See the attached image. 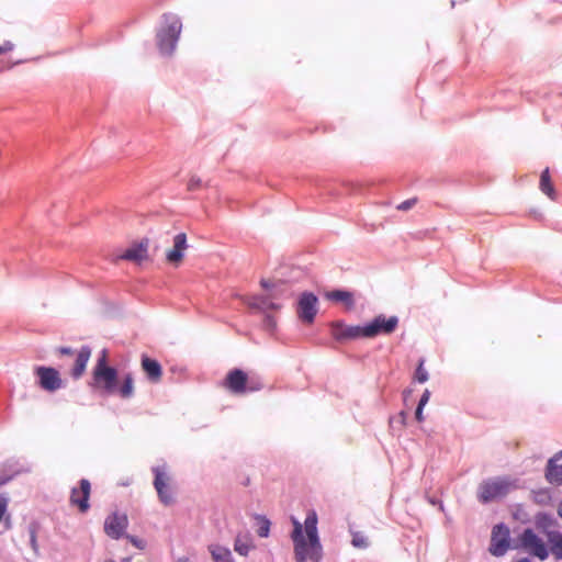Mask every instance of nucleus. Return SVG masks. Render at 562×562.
Wrapping results in <instances>:
<instances>
[{
	"label": "nucleus",
	"instance_id": "obj_1",
	"mask_svg": "<svg viewBox=\"0 0 562 562\" xmlns=\"http://www.w3.org/2000/svg\"><path fill=\"white\" fill-rule=\"evenodd\" d=\"M89 385L104 395L117 394L127 400L134 395V378L131 372L125 373L120 382L119 370L109 364V352L104 348L100 351L91 372Z\"/></svg>",
	"mask_w": 562,
	"mask_h": 562
},
{
	"label": "nucleus",
	"instance_id": "obj_2",
	"mask_svg": "<svg viewBox=\"0 0 562 562\" xmlns=\"http://www.w3.org/2000/svg\"><path fill=\"white\" fill-rule=\"evenodd\" d=\"M293 529L291 540L295 562H319L323 558V546L318 533V517L315 510L306 514L304 524L292 517Z\"/></svg>",
	"mask_w": 562,
	"mask_h": 562
},
{
	"label": "nucleus",
	"instance_id": "obj_3",
	"mask_svg": "<svg viewBox=\"0 0 562 562\" xmlns=\"http://www.w3.org/2000/svg\"><path fill=\"white\" fill-rule=\"evenodd\" d=\"M548 543L532 529L525 528L515 539V548L527 552L540 561H546L550 554L555 560H562V532L548 533Z\"/></svg>",
	"mask_w": 562,
	"mask_h": 562
},
{
	"label": "nucleus",
	"instance_id": "obj_4",
	"mask_svg": "<svg viewBox=\"0 0 562 562\" xmlns=\"http://www.w3.org/2000/svg\"><path fill=\"white\" fill-rule=\"evenodd\" d=\"M181 30L182 22L179 15L171 12L161 15L160 24L156 32V44L160 55L171 56L173 54Z\"/></svg>",
	"mask_w": 562,
	"mask_h": 562
},
{
	"label": "nucleus",
	"instance_id": "obj_5",
	"mask_svg": "<svg viewBox=\"0 0 562 562\" xmlns=\"http://www.w3.org/2000/svg\"><path fill=\"white\" fill-rule=\"evenodd\" d=\"M260 285L267 291L266 294H257L244 299V304L257 312L279 311L282 305L278 300L284 292L285 282L282 280L270 281L261 279Z\"/></svg>",
	"mask_w": 562,
	"mask_h": 562
},
{
	"label": "nucleus",
	"instance_id": "obj_6",
	"mask_svg": "<svg viewBox=\"0 0 562 562\" xmlns=\"http://www.w3.org/2000/svg\"><path fill=\"white\" fill-rule=\"evenodd\" d=\"M516 480L510 476H497L484 480L477 487V501L481 504H490L497 498L506 496L512 488L517 486Z\"/></svg>",
	"mask_w": 562,
	"mask_h": 562
},
{
	"label": "nucleus",
	"instance_id": "obj_7",
	"mask_svg": "<svg viewBox=\"0 0 562 562\" xmlns=\"http://www.w3.org/2000/svg\"><path fill=\"white\" fill-rule=\"evenodd\" d=\"M400 318L396 315L386 316L378 314L369 322L363 323L364 335L367 339L378 336H390L398 327Z\"/></svg>",
	"mask_w": 562,
	"mask_h": 562
},
{
	"label": "nucleus",
	"instance_id": "obj_8",
	"mask_svg": "<svg viewBox=\"0 0 562 562\" xmlns=\"http://www.w3.org/2000/svg\"><path fill=\"white\" fill-rule=\"evenodd\" d=\"M510 530L505 522H498L492 528L488 551L493 557H503L509 549H516L510 544Z\"/></svg>",
	"mask_w": 562,
	"mask_h": 562
},
{
	"label": "nucleus",
	"instance_id": "obj_9",
	"mask_svg": "<svg viewBox=\"0 0 562 562\" xmlns=\"http://www.w3.org/2000/svg\"><path fill=\"white\" fill-rule=\"evenodd\" d=\"M33 373L36 384L45 392L54 393L63 387V380L59 371L50 366H35Z\"/></svg>",
	"mask_w": 562,
	"mask_h": 562
},
{
	"label": "nucleus",
	"instance_id": "obj_10",
	"mask_svg": "<svg viewBox=\"0 0 562 562\" xmlns=\"http://www.w3.org/2000/svg\"><path fill=\"white\" fill-rule=\"evenodd\" d=\"M318 303L319 301L315 293L311 291L302 292L296 302L299 319L306 325L313 324L318 313Z\"/></svg>",
	"mask_w": 562,
	"mask_h": 562
},
{
	"label": "nucleus",
	"instance_id": "obj_11",
	"mask_svg": "<svg viewBox=\"0 0 562 562\" xmlns=\"http://www.w3.org/2000/svg\"><path fill=\"white\" fill-rule=\"evenodd\" d=\"M333 338L338 342H346L358 339H367L364 335L363 324L347 325L344 321H333L329 324Z\"/></svg>",
	"mask_w": 562,
	"mask_h": 562
},
{
	"label": "nucleus",
	"instance_id": "obj_12",
	"mask_svg": "<svg viewBox=\"0 0 562 562\" xmlns=\"http://www.w3.org/2000/svg\"><path fill=\"white\" fill-rule=\"evenodd\" d=\"M153 473H154L153 484L157 492L160 503L164 504L165 506H169V505L173 504L175 498H173L171 488L169 486V477L165 471V468L154 467Z\"/></svg>",
	"mask_w": 562,
	"mask_h": 562
},
{
	"label": "nucleus",
	"instance_id": "obj_13",
	"mask_svg": "<svg viewBox=\"0 0 562 562\" xmlns=\"http://www.w3.org/2000/svg\"><path fill=\"white\" fill-rule=\"evenodd\" d=\"M225 387L234 394H245L247 392L256 391L257 387L248 385L247 373L239 368H234L228 371L224 380Z\"/></svg>",
	"mask_w": 562,
	"mask_h": 562
},
{
	"label": "nucleus",
	"instance_id": "obj_14",
	"mask_svg": "<svg viewBox=\"0 0 562 562\" xmlns=\"http://www.w3.org/2000/svg\"><path fill=\"white\" fill-rule=\"evenodd\" d=\"M128 526V519L125 514L120 515L114 512L104 520V532L114 540L121 539L125 535Z\"/></svg>",
	"mask_w": 562,
	"mask_h": 562
},
{
	"label": "nucleus",
	"instance_id": "obj_15",
	"mask_svg": "<svg viewBox=\"0 0 562 562\" xmlns=\"http://www.w3.org/2000/svg\"><path fill=\"white\" fill-rule=\"evenodd\" d=\"M90 493H91V484L89 480L81 479L79 481V486L74 487L70 494V503L72 506H76L80 513H87L90 508Z\"/></svg>",
	"mask_w": 562,
	"mask_h": 562
},
{
	"label": "nucleus",
	"instance_id": "obj_16",
	"mask_svg": "<svg viewBox=\"0 0 562 562\" xmlns=\"http://www.w3.org/2000/svg\"><path fill=\"white\" fill-rule=\"evenodd\" d=\"M188 248L186 233H178L173 237L172 248L166 251V260L169 265L178 267L184 257V251Z\"/></svg>",
	"mask_w": 562,
	"mask_h": 562
},
{
	"label": "nucleus",
	"instance_id": "obj_17",
	"mask_svg": "<svg viewBox=\"0 0 562 562\" xmlns=\"http://www.w3.org/2000/svg\"><path fill=\"white\" fill-rule=\"evenodd\" d=\"M148 239L143 238L133 243L126 250H124L117 259L127 260L132 262H140L147 257Z\"/></svg>",
	"mask_w": 562,
	"mask_h": 562
},
{
	"label": "nucleus",
	"instance_id": "obj_18",
	"mask_svg": "<svg viewBox=\"0 0 562 562\" xmlns=\"http://www.w3.org/2000/svg\"><path fill=\"white\" fill-rule=\"evenodd\" d=\"M325 297L330 302L341 303L348 311H351L356 304L353 292L342 288L327 291Z\"/></svg>",
	"mask_w": 562,
	"mask_h": 562
},
{
	"label": "nucleus",
	"instance_id": "obj_19",
	"mask_svg": "<svg viewBox=\"0 0 562 562\" xmlns=\"http://www.w3.org/2000/svg\"><path fill=\"white\" fill-rule=\"evenodd\" d=\"M140 364L146 378L151 383H157L160 381L162 375V367L158 360L153 359L147 355H142Z\"/></svg>",
	"mask_w": 562,
	"mask_h": 562
},
{
	"label": "nucleus",
	"instance_id": "obj_20",
	"mask_svg": "<svg viewBox=\"0 0 562 562\" xmlns=\"http://www.w3.org/2000/svg\"><path fill=\"white\" fill-rule=\"evenodd\" d=\"M91 357V348L89 346H81L79 351L77 352L75 363L70 370V375L74 380L80 379L87 368V363Z\"/></svg>",
	"mask_w": 562,
	"mask_h": 562
},
{
	"label": "nucleus",
	"instance_id": "obj_21",
	"mask_svg": "<svg viewBox=\"0 0 562 562\" xmlns=\"http://www.w3.org/2000/svg\"><path fill=\"white\" fill-rule=\"evenodd\" d=\"M535 526L537 530L542 532L548 538V533L553 531L550 529L558 526V520L551 513L538 512L535 515Z\"/></svg>",
	"mask_w": 562,
	"mask_h": 562
},
{
	"label": "nucleus",
	"instance_id": "obj_22",
	"mask_svg": "<svg viewBox=\"0 0 562 562\" xmlns=\"http://www.w3.org/2000/svg\"><path fill=\"white\" fill-rule=\"evenodd\" d=\"M23 471L24 469L19 467V462L15 460H8L3 464H0V486L7 484L16 474Z\"/></svg>",
	"mask_w": 562,
	"mask_h": 562
},
{
	"label": "nucleus",
	"instance_id": "obj_23",
	"mask_svg": "<svg viewBox=\"0 0 562 562\" xmlns=\"http://www.w3.org/2000/svg\"><path fill=\"white\" fill-rule=\"evenodd\" d=\"M544 477L552 485L562 484V464L557 463V458H550L544 469Z\"/></svg>",
	"mask_w": 562,
	"mask_h": 562
},
{
	"label": "nucleus",
	"instance_id": "obj_24",
	"mask_svg": "<svg viewBox=\"0 0 562 562\" xmlns=\"http://www.w3.org/2000/svg\"><path fill=\"white\" fill-rule=\"evenodd\" d=\"M209 552L213 562H235L231 550L226 547L211 544L209 546Z\"/></svg>",
	"mask_w": 562,
	"mask_h": 562
},
{
	"label": "nucleus",
	"instance_id": "obj_25",
	"mask_svg": "<svg viewBox=\"0 0 562 562\" xmlns=\"http://www.w3.org/2000/svg\"><path fill=\"white\" fill-rule=\"evenodd\" d=\"M255 546L249 540L248 536L244 537L241 533H238L234 540V550L241 557H247L249 551L254 549Z\"/></svg>",
	"mask_w": 562,
	"mask_h": 562
},
{
	"label": "nucleus",
	"instance_id": "obj_26",
	"mask_svg": "<svg viewBox=\"0 0 562 562\" xmlns=\"http://www.w3.org/2000/svg\"><path fill=\"white\" fill-rule=\"evenodd\" d=\"M540 190L548 195L551 200L555 198V189L553 187L549 168L542 170L540 175Z\"/></svg>",
	"mask_w": 562,
	"mask_h": 562
},
{
	"label": "nucleus",
	"instance_id": "obj_27",
	"mask_svg": "<svg viewBox=\"0 0 562 562\" xmlns=\"http://www.w3.org/2000/svg\"><path fill=\"white\" fill-rule=\"evenodd\" d=\"M254 519L257 522L256 532L260 538H268L271 529V521L267 516L260 514H254Z\"/></svg>",
	"mask_w": 562,
	"mask_h": 562
},
{
	"label": "nucleus",
	"instance_id": "obj_28",
	"mask_svg": "<svg viewBox=\"0 0 562 562\" xmlns=\"http://www.w3.org/2000/svg\"><path fill=\"white\" fill-rule=\"evenodd\" d=\"M40 529V525L37 521H31L27 525V535H29V542L30 547L34 553L35 557H38V543H37V532Z\"/></svg>",
	"mask_w": 562,
	"mask_h": 562
},
{
	"label": "nucleus",
	"instance_id": "obj_29",
	"mask_svg": "<svg viewBox=\"0 0 562 562\" xmlns=\"http://www.w3.org/2000/svg\"><path fill=\"white\" fill-rule=\"evenodd\" d=\"M531 498L537 505L546 506L551 502L549 488H539L531 492Z\"/></svg>",
	"mask_w": 562,
	"mask_h": 562
},
{
	"label": "nucleus",
	"instance_id": "obj_30",
	"mask_svg": "<svg viewBox=\"0 0 562 562\" xmlns=\"http://www.w3.org/2000/svg\"><path fill=\"white\" fill-rule=\"evenodd\" d=\"M429 379V374L427 370L425 369V359L420 358L418 360L417 367L415 369L414 373V380L420 384L427 382Z\"/></svg>",
	"mask_w": 562,
	"mask_h": 562
},
{
	"label": "nucleus",
	"instance_id": "obj_31",
	"mask_svg": "<svg viewBox=\"0 0 562 562\" xmlns=\"http://www.w3.org/2000/svg\"><path fill=\"white\" fill-rule=\"evenodd\" d=\"M351 544L357 549H367L369 547L368 538L361 531H352Z\"/></svg>",
	"mask_w": 562,
	"mask_h": 562
},
{
	"label": "nucleus",
	"instance_id": "obj_32",
	"mask_svg": "<svg viewBox=\"0 0 562 562\" xmlns=\"http://www.w3.org/2000/svg\"><path fill=\"white\" fill-rule=\"evenodd\" d=\"M272 311L261 312L263 314L262 317V327L268 333H273L277 328V321L274 316L271 314Z\"/></svg>",
	"mask_w": 562,
	"mask_h": 562
},
{
	"label": "nucleus",
	"instance_id": "obj_33",
	"mask_svg": "<svg viewBox=\"0 0 562 562\" xmlns=\"http://www.w3.org/2000/svg\"><path fill=\"white\" fill-rule=\"evenodd\" d=\"M8 504H9V498L4 494H1L0 495V522L3 520V518L8 512Z\"/></svg>",
	"mask_w": 562,
	"mask_h": 562
},
{
	"label": "nucleus",
	"instance_id": "obj_34",
	"mask_svg": "<svg viewBox=\"0 0 562 562\" xmlns=\"http://www.w3.org/2000/svg\"><path fill=\"white\" fill-rule=\"evenodd\" d=\"M416 202H417L416 198L407 199L397 205V210L408 211L416 204Z\"/></svg>",
	"mask_w": 562,
	"mask_h": 562
},
{
	"label": "nucleus",
	"instance_id": "obj_35",
	"mask_svg": "<svg viewBox=\"0 0 562 562\" xmlns=\"http://www.w3.org/2000/svg\"><path fill=\"white\" fill-rule=\"evenodd\" d=\"M201 187H202V180L196 176H192L188 183V190L194 191Z\"/></svg>",
	"mask_w": 562,
	"mask_h": 562
},
{
	"label": "nucleus",
	"instance_id": "obj_36",
	"mask_svg": "<svg viewBox=\"0 0 562 562\" xmlns=\"http://www.w3.org/2000/svg\"><path fill=\"white\" fill-rule=\"evenodd\" d=\"M429 398H430V392H429V390H427V389H426V390L423 392V394L420 395V397H419V401H418V404H417V405H419V406H424V407H425V406L427 405V403L429 402Z\"/></svg>",
	"mask_w": 562,
	"mask_h": 562
},
{
	"label": "nucleus",
	"instance_id": "obj_37",
	"mask_svg": "<svg viewBox=\"0 0 562 562\" xmlns=\"http://www.w3.org/2000/svg\"><path fill=\"white\" fill-rule=\"evenodd\" d=\"M57 351L61 356H72L75 353V351L71 347H66V346L59 347L57 349Z\"/></svg>",
	"mask_w": 562,
	"mask_h": 562
},
{
	"label": "nucleus",
	"instance_id": "obj_38",
	"mask_svg": "<svg viewBox=\"0 0 562 562\" xmlns=\"http://www.w3.org/2000/svg\"><path fill=\"white\" fill-rule=\"evenodd\" d=\"M423 412H424V406H419V405H417V406H416V409H415V418H416V420H417V422H419V423L424 420V414H423Z\"/></svg>",
	"mask_w": 562,
	"mask_h": 562
},
{
	"label": "nucleus",
	"instance_id": "obj_39",
	"mask_svg": "<svg viewBox=\"0 0 562 562\" xmlns=\"http://www.w3.org/2000/svg\"><path fill=\"white\" fill-rule=\"evenodd\" d=\"M130 542L138 549H142V540L135 536H127Z\"/></svg>",
	"mask_w": 562,
	"mask_h": 562
},
{
	"label": "nucleus",
	"instance_id": "obj_40",
	"mask_svg": "<svg viewBox=\"0 0 562 562\" xmlns=\"http://www.w3.org/2000/svg\"><path fill=\"white\" fill-rule=\"evenodd\" d=\"M14 45L12 42L10 41H5L3 44H2V48H3V52H11L13 49Z\"/></svg>",
	"mask_w": 562,
	"mask_h": 562
},
{
	"label": "nucleus",
	"instance_id": "obj_41",
	"mask_svg": "<svg viewBox=\"0 0 562 562\" xmlns=\"http://www.w3.org/2000/svg\"><path fill=\"white\" fill-rule=\"evenodd\" d=\"M557 512H558L559 517L562 519V499L560 501V503L558 505Z\"/></svg>",
	"mask_w": 562,
	"mask_h": 562
},
{
	"label": "nucleus",
	"instance_id": "obj_42",
	"mask_svg": "<svg viewBox=\"0 0 562 562\" xmlns=\"http://www.w3.org/2000/svg\"><path fill=\"white\" fill-rule=\"evenodd\" d=\"M177 562H191V561H190V559H189V558H187V557H181V558H179V559H178V561H177Z\"/></svg>",
	"mask_w": 562,
	"mask_h": 562
},
{
	"label": "nucleus",
	"instance_id": "obj_43",
	"mask_svg": "<svg viewBox=\"0 0 562 562\" xmlns=\"http://www.w3.org/2000/svg\"><path fill=\"white\" fill-rule=\"evenodd\" d=\"M514 562H531V560L529 558H520Z\"/></svg>",
	"mask_w": 562,
	"mask_h": 562
},
{
	"label": "nucleus",
	"instance_id": "obj_44",
	"mask_svg": "<svg viewBox=\"0 0 562 562\" xmlns=\"http://www.w3.org/2000/svg\"><path fill=\"white\" fill-rule=\"evenodd\" d=\"M407 415L405 412H402L401 413V419H402V423H405V419H406Z\"/></svg>",
	"mask_w": 562,
	"mask_h": 562
},
{
	"label": "nucleus",
	"instance_id": "obj_45",
	"mask_svg": "<svg viewBox=\"0 0 562 562\" xmlns=\"http://www.w3.org/2000/svg\"><path fill=\"white\" fill-rule=\"evenodd\" d=\"M552 458H557V461H558L560 458H562V451H559Z\"/></svg>",
	"mask_w": 562,
	"mask_h": 562
},
{
	"label": "nucleus",
	"instance_id": "obj_46",
	"mask_svg": "<svg viewBox=\"0 0 562 562\" xmlns=\"http://www.w3.org/2000/svg\"><path fill=\"white\" fill-rule=\"evenodd\" d=\"M5 527L10 528V517H7V519H5Z\"/></svg>",
	"mask_w": 562,
	"mask_h": 562
},
{
	"label": "nucleus",
	"instance_id": "obj_47",
	"mask_svg": "<svg viewBox=\"0 0 562 562\" xmlns=\"http://www.w3.org/2000/svg\"><path fill=\"white\" fill-rule=\"evenodd\" d=\"M3 48H2V45H0V55L3 54Z\"/></svg>",
	"mask_w": 562,
	"mask_h": 562
},
{
	"label": "nucleus",
	"instance_id": "obj_48",
	"mask_svg": "<svg viewBox=\"0 0 562 562\" xmlns=\"http://www.w3.org/2000/svg\"><path fill=\"white\" fill-rule=\"evenodd\" d=\"M110 562H115V561H110Z\"/></svg>",
	"mask_w": 562,
	"mask_h": 562
}]
</instances>
